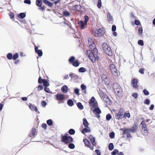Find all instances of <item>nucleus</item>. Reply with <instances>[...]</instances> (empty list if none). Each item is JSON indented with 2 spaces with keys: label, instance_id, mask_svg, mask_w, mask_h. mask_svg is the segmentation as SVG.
I'll list each match as a JSON object with an SVG mask.
<instances>
[{
  "label": "nucleus",
  "instance_id": "nucleus-1",
  "mask_svg": "<svg viewBox=\"0 0 155 155\" xmlns=\"http://www.w3.org/2000/svg\"><path fill=\"white\" fill-rule=\"evenodd\" d=\"M91 50V52L89 54L88 57L92 62L94 63L97 60H98L99 58V57L98 56V51L97 49H92Z\"/></svg>",
  "mask_w": 155,
  "mask_h": 155
},
{
  "label": "nucleus",
  "instance_id": "nucleus-2",
  "mask_svg": "<svg viewBox=\"0 0 155 155\" xmlns=\"http://www.w3.org/2000/svg\"><path fill=\"white\" fill-rule=\"evenodd\" d=\"M113 86L114 90L117 95L120 97H122L123 91L120 86L117 83H114Z\"/></svg>",
  "mask_w": 155,
  "mask_h": 155
},
{
  "label": "nucleus",
  "instance_id": "nucleus-3",
  "mask_svg": "<svg viewBox=\"0 0 155 155\" xmlns=\"http://www.w3.org/2000/svg\"><path fill=\"white\" fill-rule=\"evenodd\" d=\"M102 47L103 50L108 55L111 56L113 55V53L111 48L106 43H103L102 44Z\"/></svg>",
  "mask_w": 155,
  "mask_h": 155
},
{
  "label": "nucleus",
  "instance_id": "nucleus-4",
  "mask_svg": "<svg viewBox=\"0 0 155 155\" xmlns=\"http://www.w3.org/2000/svg\"><path fill=\"white\" fill-rule=\"evenodd\" d=\"M61 136L62 142L65 144H68L73 141V139L72 137L69 136L68 134H65L64 135L62 134Z\"/></svg>",
  "mask_w": 155,
  "mask_h": 155
},
{
  "label": "nucleus",
  "instance_id": "nucleus-5",
  "mask_svg": "<svg viewBox=\"0 0 155 155\" xmlns=\"http://www.w3.org/2000/svg\"><path fill=\"white\" fill-rule=\"evenodd\" d=\"M140 125L141 126V129L142 130V134L145 135H147L148 134V132L147 130V128L146 124L144 121H142L141 122Z\"/></svg>",
  "mask_w": 155,
  "mask_h": 155
},
{
  "label": "nucleus",
  "instance_id": "nucleus-6",
  "mask_svg": "<svg viewBox=\"0 0 155 155\" xmlns=\"http://www.w3.org/2000/svg\"><path fill=\"white\" fill-rule=\"evenodd\" d=\"M124 113V110L122 108L120 109L118 112L115 114V117L116 119L119 120L123 118V114Z\"/></svg>",
  "mask_w": 155,
  "mask_h": 155
},
{
  "label": "nucleus",
  "instance_id": "nucleus-7",
  "mask_svg": "<svg viewBox=\"0 0 155 155\" xmlns=\"http://www.w3.org/2000/svg\"><path fill=\"white\" fill-rule=\"evenodd\" d=\"M88 44L91 50L97 49L93 39L91 38H89L88 40Z\"/></svg>",
  "mask_w": 155,
  "mask_h": 155
},
{
  "label": "nucleus",
  "instance_id": "nucleus-8",
  "mask_svg": "<svg viewBox=\"0 0 155 155\" xmlns=\"http://www.w3.org/2000/svg\"><path fill=\"white\" fill-rule=\"evenodd\" d=\"M104 32L101 28L97 29L94 34L95 37L102 36L103 35Z\"/></svg>",
  "mask_w": 155,
  "mask_h": 155
},
{
  "label": "nucleus",
  "instance_id": "nucleus-9",
  "mask_svg": "<svg viewBox=\"0 0 155 155\" xmlns=\"http://www.w3.org/2000/svg\"><path fill=\"white\" fill-rule=\"evenodd\" d=\"M55 97L57 100L61 101L62 103H64V100L65 98L64 94L58 93L55 95Z\"/></svg>",
  "mask_w": 155,
  "mask_h": 155
},
{
  "label": "nucleus",
  "instance_id": "nucleus-10",
  "mask_svg": "<svg viewBox=\"0 0 155 155\" xmlns=\"http://www.w3.org/2000/svg\"><path fill=\"white\" fill-rule=\"evenodd\" d=\"M110 69L111 72L113 74H117V70L116 66L113 64H110Z\"/></svg>",
  "mask_w": 155,
  "mask_h": 155
},
{
  "label": "nucleus",
  "instance_id": "nucleus-11",
  "mask_svg": "<svg viewBox=\"0 0 155 155\" xmlns=\"http://www.w3.org/2000/svg\"><path fill=\"white\" fill-rule=\"evenodd\" d=\"M102 97L103 101L104 102L106 103L107 104L109 105H111L112 104V103L111 100L107 96H103Z\"/></svg>",
  "mask_w": 155,
  "mask_h": 155
},
{
  "label": "nucleus",
  "instance_id": "nucleus-12",
  "mask_svg": "<svg viewBox=\"0 0 155 155\" xmlns=\"http://www.w3.org/2000/svg\"><path fill=\"white\" fill-rule=\"evenodd\" d=\"M138 81L135 79H133L131 81V84L133 87L134 88H136L138 87L137 84L138 83Z\"/></svg>",
  "mask_w": 155,
  "mask_h": 155
},
{
  "label": "nucleus",
  "instance_id": "nucleus-13",
  "mask_svg": "<svg viewBox=\"0 0 155 155\" xmlns=\"http://www.w3.org/2000/svg\"><path fill=\"white\" fill-rule=\"evenodd\" d=\"M69 76L71 78V80L73 79L75 80L79 78L78 75L73 73H71L69 75Z\"/></svg>",
  "mask_w": 155,
  "mask_h": 155
},
{
  "label": "nucleus",
  "instance_id": "nucleus-14",
  "mask_svg": "<svg viewBox=\"0 0 155 155\" xmlns=\"http://www.w3.org/2000/svg\"><path fill=\"white\" fill-rule=\"evenodd\" d=\"M43 2L45 5L50 7H52L54 4L53 3H52L48 0H43Z\"/></svg>",
  "mask_w": 155,
  "mask_h": 155
},
{
  "label": "nucleus",
  "instance_id": "nucleus-15",
  "mask_svg": "<svg viewBox=\"0 0 155 155\" xmlns=\"http://www.w3.org/2000/svg\"><path fill=\"white\" fill-rule=\"evenodd\" d=\"M29 107L32 111L35 110L36 112H38V113L39 112L38 111V108L37 107L31 104H30L29 105Z\"/></svg>",
  "mask_w": 155,
  "mask_h": 155
},
{
  "label": "nucleus",
  "instance_id": "nucleus-16",
  "mask_svg": "<svg viewBox=\"0 0 155 155\" xmlns=\"http://www.w3.org/2000/svg\"><path fill=\"white\" fill-rule=\"evenodd\" d=\"M78 23L80 25L81 28L82 29H84L85 28V26L87 24V23L85 24V22L82 20L79 21Z\"/></svg>",
  "mask_w": 155,
  "mask_h": 155
},
{
  "label": "nucleus",
  "instance_id": "nucleus-17",
  "mask_svg": "<svg viewBox=\"0 0 155 155\" xmlns=\"http://www.w3.org/2000/svg\"><path fill=\"white\" fill-rule=\"evenodd\" d=\"M92 111L95 114V115L99 114L101 113V111L99 107L94 108Z\"/></svg>",
  "mask_w": 155,
  "mask_h": 155
},
{
  "label": "nucleus",
  "instance_id": "nucleus-18",
  "mask_svg": "<svg viewBox=\"0 0 155 155\" xmlns=\"http://www.w3.org/2000/svg\"><path fill=\"white\" fill-rule=\"evenodd\" d=\"M82 7L80 5H76L72 7V9L76 11H80Z\"/></svg>",
  "mask_w": 155,
  "mask_h": 155
},
{
  "label": "nucleus",
  "instance_id": "nucleus-19",
  "mask_svg": "<svg viewBox=\"0 0 155 155\" xmlns=\"http://www.w3.org/2000/svg\"><path fill=\"white\" fill-rule=\"evenodd\" d=\"M36 132V129L35 128H33L31 130V133L29 134V136L30 137H34Z\"/></svg>",
  "mask_w": 155,
  "mask_h": 155
},
{
  "label": "nucleus",
  "instance_id": "nucleus-20",
  "mask_svg": "<svg viewBox=\"0 0 155 155\" xmlns=\"http://www.w3.org/2000/svg\"><path fill=\"white\" fill-rule=\"evenodd\" d=\"M91 130L90 127L89 126L86 127H85V128H84L81 131V133L83 134H84L85 133L90 132Z\"/></svg>",
  "mask_w": 155,
  "mask_h": 155
},
{
  "label": "nucleus",
  "instance_id": "nucleus-21",
  "mask_svg": "<svg viewBox=\"0 0 155 155\" xmlns=\"http://www.w3.org/2000/svg\"><path fill=\"white\" fill-rule=\"evenodd\" d=\"M61 90L63 93H67L68 92V87L65 85H63L61 87Z\"/></svg>",
  "mask_w": 155,
  "mask_h": 155
},
{
  "label": "nucleus",
  "instance_id": "nucleus-22",
  "mask_svg": "<svg viewBox=\"0 0 155 155\" xmlns=\"http://www.w3.org/2000/svg\"><path fill=\"white\" fill-rule=\"evenodd\" d=\"M137 126L136 125L133 126V127L131 128L128 129L129 131L133 133L136 132H137Z\"/></svg>",
  "mask_w": 155,
  "mask_h": 155
},
{
  "label": "nucleus",
  "instance_id": "nucleus-23",
  "mask_svg": "<svg viewBox=\"0 0 155 155\" xmlns=\"http://www.w3.org/2000/svg\"><path fill=\"white\" fill-rule=\"evenodd\" d=\"M44 80L43 83L44 86L45 87H48L49 85V84L48 82V79H43Z\"/></svg>",
  "mask_w": 155,
  "mask_h": 155
},
{
  "label": "nucleus",
  "instance_id": "nucleus-24",
  "mask_svg": "<svg viewBox=\"0 0 155 155\" xmlns=\"http://www.w3.org/2000/svg\"><path fill=\"white\" fill-rule=\"evenodd\" d=\"M83 124L85 127H87L88 126V123L87 120L85 118H84L83 119Z\"/></svg>",
  "mask_w": 155,
  "mask_h": 155
},
{
  "label": "nucleus",
  "instance_id": "nucleus-25",
  "mask_svg": "<svg viewBox=\"0 0 155 155\" xmlns=\"http://www.w3.org/2000/svg\"><path fill=\"white\" fill-rule=\"evenodd\" d=\"M107 17L108 21H111L113 20L112 16L111 15L110 13L108 12H107Z\"/></svg>",
  "mask_w": 155,
  "mask_h": 155
},
{
  "label": "nucleus",
  "instance_id": "nucleus-26",
  "mask_svg": "<svg viewBox=\"0 0 155 155\" xmlns=\"http://www.w3.org/2000/svg\"><path fill=\"white\" fill-rule=\"evenodd\" d=\"M83 141L85 144V145L87 147H89L91 144L90 142L87 139H84Z\"/></svg>",
  "mask_w": 155,
  "mask_h": 155
},
{
  "label": "nucleus",
  "instance_id": "nucleus-27",
  "mask_svg": "<svg viewBox=\"0 0 155 155\" xmlns=\"http://www.w3.org/2000/svg\"><path fill=\"white\" fill-rule=\"evenodd\" d=\"M26 16V14L24 12L19 13L18 15V17L19 18L23 19Z\"/></svg>",
  "mask_w": 155,
  "mask_h": 155
},
{
  "label": "nucleus",
  "instance_id": "nucleus-28",
  "mask_svg": "<svg viewBox=\"0 0 155 155\" xmlns=\"http://www.w3.org/2000/svg\"><path fill=\"white\" fill-rule=\"evenodd\" d=\"M71 64L73 66L75 67H78L80 64L79 62L77 60L74 61Z\"/></svg>",
  "mask_w": 155,
  "mask_h": 155
},
{
  "label": "nucleus",
  "instance_id": "nucleus-29",
  "mask_svg": "<svg viewBox=\"0 0 155 155\" xmlns=\"http://www.w3.org/2000/svg\"><path fill=\"white\" fill-rule=\"evenodd\" d=\"M67 104L70 106H72L74 105L73 101L71 99L68 100L67 101Z\"/></svg>",
  "mask_w": 155,
  "mask_h": 155
},
{
  "label": "nucleus",
  "instance_id": "nucleus-30",
  "mask_svg": "<svg viewBox=\"0 0 155 155\" xmlns=\"http://www.w3.org/2000/svg\"><path fill=\"white\" fill-rule=\"evenodd\" d=\"M42 4V0H36V4L38 6H41Z\"/></svg>",
  "mask_w": 155,
  "mask_h": 155
},
{
  "label": "nucleus",
  "instance_id": "nucleus-31",
  "mask_svg": "<svg viewBox=\"0 0 155 155\" xmlns=\"http://www.w3.org/2000/svg\"><path fill=\"white\" fill-rule=\"evenodd\" d=\"M129 118L130 117V114L129 113H125L123 115V117L124 119H126V117Z\"/></svg>",
  "mask_w": 155,
  "mask_h": 155
},
{
  "label": "nucleus",
  "instance_id": "nucleus-32",
  "mask_svg": "<svg viewBox=\"0 0 155 155\" xmlns=\"http://www.w3.org/2000/svg\"><path fill=\"white\" fill-rule=\"evenodd\" d=\"M114 148V145L113 143H110L108 145V149L110 150H112Z\"/></svg>",
  "mask_w": 155,
  "mask_h": 155
},
{
  "label": "nucleus",
  "instance_id": "nucleus-33",
  "mask_svg": "<svg viewBox=\"0 0 155 155\" xmlns=\"http://www.w3.org/2000/svg\"><path fill=\"white\" fill-rule=\"evenodd\" d=\"M78 107L80 109L82 110L83 109L84 107L81 102H79L77 103Z\"/></svg>",
  "mask_w": 155,
  "mask_h": 155
},
{
  "label": "nucleus",
  "instance_id": "nucleus-34",
  "mask_svg": "<svg viewBox=\"0 0 155 155\" xmlns=\"http://www.w3.org/2000/svg\"><path fill=\"white\" fill-rule=\"evenodd\" d=\"M13 55L12 53H8L7 55V58L9 60H11L12 59Z\"/></svg>",
  "mask_w": 155,
  "mask_h": 155
},
{
  "label": "nucleus",
  "instance_id": "nucleus-35",
  "mask_svg": "<svg viewBox=\"0 0 155 155\" xmlns=\"http://www.w3.org/2000/svg\"><path fill=\"white\" fill-rule=\"evenodd\" d=\"M75 59V57L73 56H72L69 58L68 61L70 63H72L74 61Z\"/></svg>",
  "mask_w": 155,
  "mask_h": 155
},
{
  "label": "nucleus",
  "instance_id": "nucleus-36",
  "mask_svg": "<svg viewBox=\"0 0 155 155\" xmlns=\"http://www.w3.org/2000/svg\"><path fill=\"white\" fill-rule=\"evenodd\" d=\"M68 132L70 135H74L75 133V131L74 129H70L69 130Z\"/></svg>",
  "mask_w": 155,
  "mask_h": 155
},
{
  "label": "nucleus",
  "instance_id": "nucleus-37",
  "mask_svg": "<svg viewBox=\"0 0 155 155\" xmlns=\"http://www.w3.org/2000/svg\"><path fill=\"white\" fill-rule=\"evenodd\" d=\"M86 69L84 68L81 67L78 69V71L81 73H84L86 71Z\"/></svg>",
  "mask_w": 155,
  "mask_h": 155
},
{
  "label": "nucleus",
  "instance_id": "nucleus-38",
  "mask_svg": "<svg viewBox=\"0 0 155 155\" xmlns=\"http://www.w3.org/2000/svg\"><path fill=\"white\" fill-rule=\"evenodd\" d=\"M18 58V53L15 54L12 57V59L14 60H16Z\"/></svg>",
  "mask_w": 155,
  "mask_h": 155
},
{
  "label": "nucleus",
  "instance_id": "nucleus-39",
  "mask_svg": "<svg viewBox=\"0 0 155 155\" xmlns=\"http://www.w3.org/2000/svg\"><path fill=\"white\" fill-rule=\"evenodd\" d=\"M95 100V98L94 97H91V99L89 101V103L90 105H91L92 104L94 103Z\"/></svg>",
  "mask_w": 155,
  "mask_h": 155
},
{
  "label": "nucleus",
  "instance_id": "nucleus-40",
  "mask_svg": "<svg viewBox=\"0 0 155 155\" xmlns=\"http://www.w3.org/2000/svg\"><path fill=\"white\" fill-rule=\"evenodd\" d=\"M47 123L48 125L51 126L52 125L53 122L51 119H50L47 121Z\"/></svg>",
  "mask_w": 155,
  "mask_h": 155
},
{
  "label": "nucleus",
  "instance_id": "nucleus-41",
  "mask_svg": "<svg viewBox=\"0 0 155 155\" xmlns=\"http://www.w3.org/2000/svg\"><path fill=\"white\" fill-rule=\"evenodd\" d=\"M63 15L65 16H69L70 15V13L67 11L65 10L63 12Z\"/></svg>",
  "mask_w": 155,
  "mask_h": 155
},
{
  "label": "nucleus",
  "instance_id": "nucleus-42",
  "mask_svg": "<svg viewBox=\"0 0 155 155\" xmlns=\"http://www.w3.org/2000/svg\"><path fill=\"white\" fill-rule=\"evenodd\" d=\"M68 147L71 149H74L75 148V145L74 144L70 143L69 144Z\"/></svg>",
  "mask_w": 155,
  "mask_h": 155
},
{
  "label": "nucleus",
  "instance_id": "nucleus-43",
  "mask_svg": "<svg viewBox=\"0 0 155 155\" xmlns=\"http://www.w3.org/2000/svg\"><path fill=\"white\" fill-rule=\"evenodd\" d=\"M35 52L38 54V56L39 57H41L43 53L42 51L41 50H38Z\"/></svg>",
  "mask_w": 155,
  "mask_h": 155
},
{
  "label": "nucleus",
  "instance_id": "nucleus-44",
  "mask_svg": "<svg viewBox=\"0 0 155 155\" xmlns=\"http://www.w3.org/2000/svg\"><path fill=\"white\" fill-rule=\"evenodd\" d=\"M97 6L98 8H101V0H98L97 2Z\"/></svg>",
  "mask_w": 155,
  "mask_h": 155
},
{
  "label": "nucleus",
  "instance_id": "nucleus-45",
  "mask_svg": "<svg viewBox=\"0 0 155 155\" xmlns=\"http://www.w3.org/2000/svg\"><path fill=\"white\" fill-rule=\"evenodd\" d=\"M79 90L77 88H74V93L76 95H78L79 94Z\"/></svg>",
  "mask_w": 155,
  "mask_h": 155
},
{
  "label": "nucleus",
  "instance_id": "nucleus-46",
  "mask_svg": "<svg viewBox=\"0 0 155 155\" xmlns=\"http://www.w3.org/2000/svg\"><path fill=\"white\" fill-rule=\"evenodd\" d=\"M91 105L93 108H96V107H97L98 106V104L97 101H96L94 103L92 104Z\"/></svg>",
  "mask_w": 155,
  "mask_h": 155
},
{
  "label": "nucleus",
  "instance_id": "nucleus-47",
  "mask_svg": "<svg viewBox=\"0 0 155 155\" xmlns=\"http://www.w3.org/2000/svg\"><path fill=\"white\" fill-rule=\"evenodd\" d=\"M118 152V150L117 149H114L113 151L111 152L112 155H116Z\"/></svg>",
  "mask_w": 155,
  "mask_h": 155
},
{
  "label": "nucleus",
  "instance_id": "nucleus-48",
  "mask_svg": "<svg viewBox=\"0 0 155 155\" xmlns=\"http://www.w3.org/2000/svg\"><path fill=\"white\" fill-rule=\"evenodd\" d=\"M115 136V134L114 132H110L109 134V137L111 139L113 138Z\"/></svg>",
  "mask_w": 155,
  "mask_h": 155
},
{
  "label": "nucleus",
  "instance_id": "nucleus-49",
  "mask_svg": "<svg viewBox=\"0 0 155 155\" xmlns=\"http://www.w3.org/2000/svg\"><path fill=\"white\" fill-rule=\"evenodd\" d=\"M90 141L93 145L95 146L96 145V143L95 141V138L94 137L91 138L90 140Z\"/></svg>",
  "mask_w": 155,
  "mask_h": 155
},
{
  "label": "nucleus",
  "instance_id": "nucleus-50",
  "mask_svg": "<svg viewBox=\"0 0 155 155\" xmlns=\"http://www.w3.org/2000/svg\"><path fill=\"white\" fill-rule=\"evenodd\" d=\"M143 94L145 95L148 96L149 95V92L147 90L144 89L143 91Z\"/></svg>",
  "mask_w": 155,
  "mask_h": 155
},
{
  "label": "nucleus",
  "instance_id": "nucleus-51",
  "mask_svg": "<svg viewBox=\"0 0 155 155\" xmlns=\"http://www.w3.org/2000/svg\"><path fill=\"white\" fill-rule=\"evenodd\" d=\"M138 32L140 35H142L143 33L142 28L141 27H140L138 29Z\"/></svg>",
  "mask_w": 155,
  "mask_h": 155
},
{
  "label": "nucleus",
  "instance_id": "nucleus-52",
  "mask_svg": "<svg viewBox=\"0 0 155 155\" xmlns=\"http://www.w3.org/2000/svg\"><path fill=\"white\" fill-rule=\"evenodd\" d=\"M138 44L141 46H143L144 45L143 42V40H140L138 41Z\"/></svg>",
  "mask_w": 155,
  "mask_h": 155
},
{
  "label": "nucleus",
  "instance_id": "nucleus-53",
  "mask_svg": "<svg viewBox=\"0 0 155 155\" xmlns=\"http://www.w3.org/2000/svg\"><path fill=\"white\" fill-rule=\"evenodd\" d=\"M111 115L110 114H108L106 116V119L107 120H109L111 118Z\"/></svg>",
  "mask_w": 155,
  "mask_h": 155
},
{
  "label": "nucleus",
  "instance_id": "nucleus-54",
  "mask_svg": "<svg viewBox=\"0 0 155 155\" xmlns=\"http://www.w3.org/2000/svg\"><path fill=\"white\" fill-rule=\"evenodd\" d=\"M150 103V101L149 99H146L144 101V103L145 104L149 105Z\"/></svg>",
  "mask_w": 155,
  "mask_h": 155
},
{
  "label": "nucleus",
  "instance_id": "nucleus-55",
  "mask_svg": "<svg viewBox=\"0 0 155 155\" xmlns=\"http://www.w3.org/2000/svg\"><path fill=\"white\" fill-rule=\"evenodd\" d=\"M84 21L85 22V24H87V22L89 20V18L87 16L85 15L84 16Z\"/></svg>",
  "mask_w": 155,
  "mask_h": 155
},
{
  "label": "nucleus",
  "instance_id": "nucleus-56",
  "mask_svg": "<svg viewBox=\"0 0 155 155\" xmlns=\"http://www.w3.org/2000/svg\"><path fill=\"white\" fill-rule=\"evenodd\" d=\"M81 87L82 90L83 91L86 90V85H84L83 84H82L81 85Z\"/></svg>",
  "mask_w": 155,
  "mask_h": 155
},
{
  "label": "nucleus",
  "instance_id": "nucleus-57",
  "mask_svg": "<svg viewBox=\"0 0 155 155\" xmlns=\"http://www.w3.org/2000/svg\"><path fill=\"white\" fill-rule=\"evenodd\" d=\"M44 80H43V79H42L41 77H40L38 79V83L39 84H41L43 83Z\"/></svg>",
  "mask_w": 155,
  "mask_h": 155
},
{
  "label": "nucleus",
  "instance_id": "nucleus-58",
  "mask_svg": "<svg viewBox=\"0 0 155 155\" xmlns=\"http://www.w3.org/2000/svg\"><path fill=\"white\" fill-rule=\"evenodd\" d=\"M41 105L43 107H45L47 105V103L45 101H43L41 102Z\"/></svg>",
  "mask_w": 155,
  "mask_h": 155
},
{
  "label": "nucleus",
  "instance_id": "nucleus-59",
  "mask_svg": "<svg viewBox=\"0 0 155 155\" xmlns=\"http://www.w3.org/2000/svg\"><path fill=\"white\" fill-rule=\"evenodd\" d=\"M45 87L44 90L45 91L47 92V93H50V90L49 88L47 87Z\"/></svg>",
  "mask_w": 155,
  "mask_h": 155
},
{
  "label": "nucleus",
  "instance_id": "nucleus-60",
  "mask_svg": "<svg viewBox=\"0 0 155 155\" xmlns=\"http://www.w3.org/2000/svg\"><path fill=\"white\" fill-rule=\"evenodd\" d=\"M24 3L28 4H31V1L30 0H25L24 1Z\"/></svg>",
  "mask_w": 155,
  "mask_h": 155
},
{
  "label": "nucleus",
  "instance_id": "nucleus-61",
  "mask_svg": "<svg viewBox=\"0 0 155 155\" xmlns=\"http://www.w3.org/2000/svg\"><path fill=\"white\" fill-rule=\"evenodd\" d=\"M116 26L115 25H113L112 27V31L113 32H114L116 31Z\"/></svg>",
  "mask_w": 155,
  "mask_h": 155
},
{
  "label": "nucleus",
  "instance_id": "nucleus-62",
  "mask_svg": "<svg viewBox=\"0 0 155 155\" xmlns=\"http://www.w3.org/2000/svg\"><path fill=\"white\" fill-rule=\"evenodd\" d=\"M135 23L136 25H138L140 24V22L138 20H135Z\"/></svg>",
  "mask_w": 155,
  "mask_h": 155
},
{
  "label": "nucleus",
  "instance_id": "nucleus-63",
  "mask_svg": "<svg viewBox=\"0 0 155 155\" xmlns=\"http://www.w3.org/2000/svg\"><path fill=\"white\" fill-rule=\"evenodd\" d=\"M42 127L43 128L46 129L47 128V125L46 124L43 123L42 124Z\"/></svg>",
  "mask_w": 155,
  "mask_h": 155
},
{
  "label": "nucleus",
  "instance_id": "nucleus-64",
  "mask_svg": "<svg viewBox=\"0 0 155 155\" xmlns=\"http://www.w3.org/2000/svg\"><path fill=\"white\" fill-rule=\"evenodd\" d=\"M95 152L97 153V155H101V152H100V150H95Z\"/></svg>",
  "mask_w": 155,
  "mask_h": 155
}]
</instances>
